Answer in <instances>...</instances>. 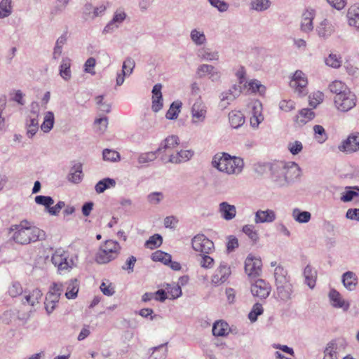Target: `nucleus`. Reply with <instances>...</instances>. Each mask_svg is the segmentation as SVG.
Here are the masks:
<instances>
[{
	"label": "nucleus",
	"mask_w": 359,
	"mask_h": 359,
	"mask_svg": "<svg viewBox=\"0 0 359 359\" xmlns=\"http://www.w3.org/2000/svg\"><path fill=\"white\" fill-rule=\"evenodd\" d=\"M272 168L269 178L278 188L288 187L300 177L302 172L299 166L294 162L276 161L273 163Z\"/></svg>",
	"instance_id": "1"
},
{
	"label": "nucleus",
	"mask_w": 359,
	"mask_h": 359,
	"mask_svg": "<svg viewBox=\"0 0 359 359\" xmlns=\"http://www.w3.org/2000/svg\"><path fill=\"white\" fill-rule=\"evenodd\" d=\"M212 167L228 175H238L243 169L244 162L240 157L231 156L226 153L215 155L212 161Z\"/></svg>",
	"instance_id": "2"
},
{
	"label": "nucleus",
	"mask_w": 359,
	"mask_h": 359,
	"mask_svg": "<svg viewBox=\"0 0 359 359\" xmlns=\"http://www.w3.org/2000/svg\"><path fill=\"white\" fill-rule=\"evenodd\" d=\"M51 261L60 273L69 271L75 265L74 257L62 249H57L55 251Z\"/></svg>",
	"instance_id": "3"
},
{
	"label": "nucleus",
	"mask_w": 359,
	"mask_h": 359,
	"mask_svg": "<svg viewBox=\"0 0 359 359\" xmlns=\"http://www.w3.org/2000/svg\"><path fill=\"white\" fill-rule=\"evenodd\" d=\"M333 100L335 107L341 112L350 111L355 107L357 102V97L351 89L340 95H334Z\"/></svg>",
	"instance_id": "4"
},
{
	"label": "nucleus",
	"mask_w": 359,
	"mask_h": 359,
	"mask_svg": "<svg viewBox=\"0 0 359 359\" xmlns=\"http://www.w3.org/2000/svg\"><path fill=\"white\" fill-rule=\"evenodd\" d=\"M339 151L351 154L359 151V132H353L338 145Z\"/></svg>",
	"instance_id": "5"
},
{
	"label": "nucleus",
	"mask_w": 359,
	"mask_h": 359,
	"mask_svg": "<svg viewBox=\"0 0 359 359\" xmlns=\"http://www.w3.org/2000/svg\"><path fill=\"white\" fill-rule=\"evenodd\" d=\"M241 92V86L236 84H233L229 89L222 92L219 95V107L222 109H226L232 102L240 96Z\"/></svg>",
	"instance_id": "6"
},
{
	"label": "nucleus",
	"mask_w": 359,
	"mask_h": 359,
	"mask_svg": "<svg viewBox=\"0 0 359 359\" xmlns=\"http://www.w3.org/2000/svg\"><path fill=\"white\" fill-rule=\"evenodd\" d=\"M193 249L201 254H210L214 250V243L204 234H197L191 240Z\"/></svg>",
	"instance_id": "7"
},
{
	"label": "nucleus",
	"mask_w": 359,
	"mask_h": 359,
	"mask_svg": "<svg viewBox=\"0 0 359 359\" xmlns=\"http://www.w3.org/2000/svg\"><path fill=\"white\" fill-rule=\"evenodd\" d=\"M27 220H23L20 224L12 225L10 229V233L13 232L12 235L13 240L18 244L27 245L30 243V239H28L27 233Z\"/></svg>",
	"instance_id": "8"
},
{
	"label": "nucleus",
	"mask_w": 359,
	"mask_h": 359,
	"mask_svg": "<svg viewBox=\"0 0 359 359\" xmlns=\"http://www.w3.org/2000/svg\"><path fill=\"white\" fill-rule=\"evenodd\" d=\"M262 262L260 258L248 255L245 261V271L250 279L258 278L262 273Z\"/></svg>",
	"instance_id": "9"
},
{
	"label": "nucleus",
	"mask_w": 359,
	"mask_h": 359,
	"mask_svg": "<svg viewBox=\"0 0 359 359\" xmlns=\"http://www.w3.org/2000/svg\"><path fill=\"white\" fill-rule=\"evenodd\" d=\"M231 274L230 266L226 262H221L211 277V283L217 287L226 282Z\"/></svg>",
	"instance_id": "10"
},
{
	"label": "nucleus",
	"mask_w": 359,
	"mask_h": 359,
	"mask_svg": "<svg viewBox=\"0 0 359 359\" xmlns=\"http://www.w3.org/2000/svg\"><path fill=\"white\" fill-rule=\"evenodd\" d=\"M307 84L308 81L305 74L301 70H297L290 81V86L294 88L295 92L299 96H305L308 93Z\"/></svg>",
	"instance_id": "11"
},
{
	"label": "nucleus",
	"mask_w": 359,
	"mask_h": 359,
	"mask_svg": "<svg viewBox=\"0 0 359 359\" xmlns=\"http://www.w3.org/2000/svg\"><path fill=\"white\" fill-rule=\"evenodd\" d=\"M191 123L194 125L202 123L205 121L207 107L200 100L196 101L191 109Z\"/></svg>",
	"instance_id": "12"
},
{
	"label": "nucleus",
	"mask_w": 359,
	"mask_h": 359,
	"mask_svg": "<svg viewBox=\"0 0 359 359\" xmlns=\"http://www.w3.org/2000/svg\"><path fill=\"white\" fill-rule=\"evenodd\" d=\"M251 293L260 299H266L271 292V286L264 280L258 278L251 283Z\"/></svg>",
	"instance_id": "13"
},
{
	"label": "nucleus",
	"mask_w": 359,
	"mask_h": 359,
	"mask_svg": "<svg viewBox=\"0 0 359 359\" xmlns=\"http://www.w3.org/2000/svg\"><path fill=\"white\" fill-rule=\"evenodd\" d=\"M248 107L250 109L252 116L250 117V126L257 128L259 125L264 121L262 114V104L259 100L252 101Z\"/></svg>",
	"instance_id": "14"
},
{
	"label": "nucleus",
	"mask_w": 359,
	"mask_h": 359,
	"mask_svg": "<svg viewBox=\"0 0 359 359\" xmlns=\"http://www.w3.org/2000/svg\"><path fill=\"white\" fill-rule=\"evenodd\" d=\"M196 74L200 79L208 76L209 79L212 82L219 81L221 77L220 72L214 66L207 64L199 65L196 69Z\"/></svg>",
	"instance_id": "15"
},
{
	"label": "nucleus",
	"mask_w": 359,
	"mask_h": 359,
	"mask_svg": "<svg viewBox=\"0 0 359 359\" xmlns=\"http://www.w3.org/2000/svg\"><path fill=\"white\" fill-rule=\"evenodd\" d=\"M318 36L323 39L330 37L335 32V26L330 20L323 19L316 28Z\"/></svg>",
	"instance_id": "16"
},
{
	"label": "nucleus",
	"mask_w": 359,
	"mask_h": 359,
	"mask_svg": "<svg viewBox=\"0 0 359 359\" xmlns=\"http://www.w3.org/2000/svg\"><path fill=\"white\" fill-rule=\"evenodd\" d=\"M275 286L276 294L278 299L284 302H286L292 299V294L293 293V285L290 281L286 282V283L275 285Z\"/></svg>",
	"instance_id": "17"
},
{
	"label": "nucleus",
	"mask_w": 359,
	"mask_h": 359,
	"mask_svg": "<svg viewBox=\"0 0 359 359\" xmlns=\"http://www.w3.org/2000/svg\"><path fill=\"white\" fill-rule=\"evenodd\" d=\"M218 212L222 218L230 221L234 219L236 215V208L228 202L223 201L219 204Z\"/></svg>",
	"instance_id": "18"
},
{
	"label": "nucleus",
	"mask_w": 359,
	"mask_h": 359,
	"mask_svg": "<svg viewBox=\"0 0 359 359\" xmlns=\"http://www.w3.org/2000/svg\"><path fill=\"white\" fill-rule=\"evenodd\" d=\"M276 219V215L273 210L267 209L266 210H259L255 215V224L271 223Z\"/></svg>",
	"instance_id": "19"
},
{
	"label": "nucleus",
	"mask_w": 359,
	"mask_h": 359,
	"mask_svg": "<svg viewBox=\"0 0 359 359\" xmlns=\"http://www.w3.org/2000/svg\"><path fill=\"white\" fill-rule=\"evenodd\" d=\"M315 117V113L311 109L304 108L299 111L297 115L294 118L295 123L302 126L311 121Z\"/></svg>",
	"instance_id": "20"
},
{
	"label": "nucleus",
	"mask_w": 359,
	"mask_h": 359,
	"mask_svg": "<svg viewBox=\"0 0 359 359\" xmlns=\"http://www.w3.org/2000/svg\"><path fill=\"white\" fill-rule=\"evenodd\" d=\"M315 13L314 11L306 10L302 15V20L301 22L302 31L308 33L313 29V20L314 19Z\"/></svg>",
	"instance_id": "21"
},
{
	"label": "nucleus",
	"mask_w": 359,
	"mask_h": 359,
	"mask_svg": "<svg viewBox=\"0 0 359 359\" xmlns=\"http://www.w3.org/2000/svg\"><path fill=\"white\" fill-rule=\"evenodd\" d=\"M341 281L346 289L353 291L356 288L358 278L354 272L348 271L343 273Z\"/></svg>",
	"instance_id": "22"
},
{
	"label": "nucleus",
	"mask_w": 359,
	"mask_h": 359,
	"mask_svg": "<svg viewBox=\"0 0 359 359\" xmlns=\"http://www.w3.org/2000/svg\"><path fill=\"white\" fill-rule=\"evenodd\" d=\"M194 152L192 150H180L177 154H171L169 156L168 162L180 164L190 160L194 156Z\"/></svg>",
	"instance_id": "23"
},
{
	"label": "nucleus",
	"mask_w": 359,
	"mask_h": 359,
	"mask_svg": "<svg viewBox=\"0 0 359 359\" xmlns=\"http://www.w3.org/2000/svg\"><path fill=\"white\" fill-rule=\"evenodd\" d=\"M118 256L109 252L107 248L102 246L95 255V261L100 264L109 263L115 259Z\"/></svg>",
	"instance_id": "24"
},
{
	"label": "nucleus",
	"mask_w": 359,
	"mask_h": 359,
	"mask_svg": "<svg viewBox=\"0 0 359 359\" xmlns=\"http://www.w3.org/2000/svg\"><path fill=\"white\" fill-rule=\"evenodd\" d=\"M82 164L81 163H75L71 168L67 179L69 182L79 184L83 179Z\"/></svg>",
	"instance_id": "25"
},
{
	"label": "nucleus",
	"mask_w": 359,
	"mask_h": 359,
	"mask_svg": "<svg viewBox=\"0 0 359 359\" xmlns=\"http://www.w3.org/2000/svg\"><path fill=\"white\" fill-rule=\"evenodd\" d=\"M346 16L348 25L359 30V6H351L348 10Z\"/></svg>",
	"instance_id": "26"
},
{
	"label": "nucleus",
	"mask_w": 359,
	"mask_h": 359,
	"mask_svg": "<svg viewBox=\"0 0 359 359\" xmlns=\"http://www.w3.org/2000/svg\"><path fill=\"white\" fill-rule=\"evenodd\" d=\"M273 276L275 285L286 283V282L290 281V277L288 276L287 270L281 264L276 266L274 269Z\"/></svg>",
	"instance_id": "27"
},
{
	"label": "nucleus",
	"mask_w": 359,
	"mask_h": 359,
	"mask_svg": "<svg viewBox=\"0 0 359 359\" xmlns=\"http://www.w3.org/2000/svg\"><path fill=\"white\" fill-rule=\"evenodd\" d=\"M179 144L180 138L178 136L172 135L163 140L156 150L158 153L161 152L162 151H165L170 149H174Z\"/></svg>",
	"instance_id": "28"
},
{
	"label": "nucleus",
	"mask_w": 359,
	"mask_h": 359,
	"mask_svg": "<svg viewBox=\"0 0 359 359\" xmlns=\"http://www.w3.org/2000/svg\"><path fill=\"white\" fill-rule=\"evenodd\" d=\"M27 233L28 239H30V243H34L37 241H43L46 239L45 231L36 226H27Z\"/></svg>",
	"instance_id": "29"
},
{
	"label": "nucleus",
	"mask_w": 359,
	"mask_h": 359,
	"mask_svg": "<svg viewBox=\"0 0 359 359\" xmlns=\"http://www.w3.org/2000/svg\"><path fill=\"white\" fill-rule=\"evenodd\" d=\"M64 290V285L62 283H53L50 287L46 298L47 299H53L59 302L60 297Z\"/></svg>",
	"instance_id": "30"
},
{
	"label": "nucleus",
	"mask_w": 359,
	"mask_h": 359,
	"mask_svg": "<svg viewBox=\"0 0 359 359\" xmlns=\"http://www.w3.org/2000/svg\"><path fill=\"white\" fill-rule=\"evenodd\" d=\"M212 334L216 337H223L229 334V326L223 320L216 321L212 326Z\"/></svg>",
	"instance_id": "31"
},
{
	"label": "nucleus",
	"mask_w": 359,
	"mask_h": 359,
	"mask_svg": "<svg viewBox=\"0 0 359 359\" xmlns=\"http://www.w3.org/2000/svg\"><path fill=\"white\" fill-rule=\"evenodd\" d=\"M305 283L313 289L316 285L317 272L310 265H307L304 270Z\"/></svg>",
	"instance_id": "32"
},
{
	"label": "nucleus",
	"mask_w": 359,
	"mask_h": 359,
	"mask_svg": "<svg viewBox=\"0 0 359 359\" xmlns=\"http://www.w3.org/2000/svg\"><path fill=\"white\" fill-rule=\"evenodd\" d=\"M230 125L233 128H238L245 123V117L241 111H232L229 114Z\"/></svg>",
	"instance_id": "33"
},
{
	"label": "nucleus",
	"mask_w": 359,
	"mask_h": 359,
	"mask_svg": "<svg viewBox=\"0 0 359 359\" xmlns=\"http://www.w3.org/2000/svg\"><path fill=\"white\" fill-rule=\"evenodd\" d=\"M71 60L68 57L62 58L60 65V75L65 81H69L72 77Z\"/></svg>",
	"instance_id": "34"
},
{
	"label": "nucleus",
	"mask_w": 359,
	"mask_h": 359,
	"mask_svg": "<svg viewBox=\"0 0 359 359\" xmlns=\"http://www.w3.org/2000/svg\"><path fill=\"white\" fill-rule=\"evenodd\" d=\"M191 41L197 46L204 45L206 41V36L203 31L200 29H193L190 32Z\"/></svg>",
	"instance_id": "35"
},
{
	"label": "nucleus",
	"mask_w": 359,
	"mask_h": 359,
	"mask_svg": "<svg viewBox=\"0 0 359 359\" xmlns=\"http://www.w3.org/2000/svg\"><path fill=\"white\" fill-rule=\"evenodd\" d=\"M328 88L334 95H340L350 89L345 83L339 80L331 82L328 86Z\"/></svg>",
	"instance_id": "36"
},
{
	"label": "nucleus",
	"mask_w": 359,
	"mask_h": 359,
	"mask_svg": "<svg viewBox=\"0 0 359 359\" xmlns=\"http://www.w3.org/2000/svg\"><path fill=\"white\" fill-rule=\"evenodd\" d=\"M32 112L34 114V116L30 117L29 119L27 121V135L29 138H32L34 137L39 128V123L37 119L38 114L34 111Z\"/></svg>",
	"instance_id": "37"
},
{
	"label": "nucleus",
	"mask_w": 359,
	"mask_h": 359,
	"mask_svg": "<svg viewBox=\"0 0 359 359\" xmlns=\"http://www.w3.org/2000/svg\"><path fill=\"white\" fill-rule=\"evenodd\" d=\"M116 185V181L109 177L104 178L100 180L95 186V190L97 194L103 193L107 189L110 187H114Z\"/></svg>",
	"instance_id": "38"
},
{
	"label": "nucleus",
	"mask_w": 359,
	"mask_h": 359,
	"mask_svg": "<svg viewBox=\"0 0 359 359\" xmlns=\"http://www.w3.org/2000/svg\"><path fill=\"white\" fill-rule=\"evenodd\" d=\"M66 284L67 287L65 297L69 299H75L79 292V282L77 279H72Z\"/></svg>",
	"instance_id": "39"
},
{
	"label": "nucleus",
	"mask_w": 359,
	"mask_h": 359,
	"mask_svg": "<svg viewBox=\"0 0 359 359\" xmlns=\"http://www.w3.org/2000/svg\"><path fill=\"white\" fill-rule=\"evenodd\" d=\"M271 6L270 0H251L250 9L257 12H263L269 9Z\"/></svg>",
	"instance_id": "40"
},
{
	"label": "nucleus",
	"mask_w": 359,
	"mask_h": 359,
	"mask_svg": "<svg viewBox=\"0 0 359 359\" xmlns=\"http://www.w3.org/2000/svg\"><path fill=\"white\" fill-rule=\"evenodd\" d=\"M157 154H158V152L156 150L154 151L141 153L139 154L137 156V162L140 165L139 168L154 161L156 158Z\"/></svg>",
	"instance_id": "41"
},
{
	"label": "nucleus",
	"mask_w": 359,
	"mask_h": 359,
	"mask_svg": "<svg viewBox=\"0 0 359 359\" xmlns=\"http://www.w3.org/2000/svg\"><path fill=\"white\" fill-rule=\"evenodd\" d=\"M292 216L293 219L299 223H307L310 221L311 215L308 211H302L299 208H294L292 210Z\"/></svg>",
	"instance_id": "42"
},
{
	"label": "nucleus",
	"mask_w": 359,
	"mask_h": 359,
	"mask_svg": "<svg viewBox=\"0 0 359 359\" xmlns=\"http://www.w3.org/2000/svg\"><path fill=\"white\" fill-rule=\"evenodd\" d=\"M55 122V117L53 112L49 111L45 114L43 122L41 126V129L44 133H48L53 127Z\"/></svg>",
	"instance_id": "43"
},
{
	"label": "nucleus",
	"mask_w": 359,
	"mask_h": 359,
	"mask_svg": "<svg viewBox=\"0 0 359 359\" xmlns=\"http://www.w3.org/2000/svg\"><path fill=\"white\" fill-rule=\"evenodd\" d=\"M164 286L167 293L170 295L168 298L170 299H175L182 294L181 286L178 284L175 283L172 284L166 283Z\"/></svg>",
	"instance_id": "44"
},
{
	"label": "nucleus",
	"mask_w": 359,
	"mask_h": 359,
	"mask_svg": "<svg viewBox=\"0 0 359 359\" xmlns=\"http://www.w3.org/2000/svg\"><path fill=\"white\" fill-rule=\"evenodd\" d=\"M273 163H257L254 165V171L259 176H264L268 173L271 174Z\"/></svg>",
	"instance_id": "45"
},
{
	"label": "nucleus",
	"mask_w": 359,
	"mask_h": 359,
	"mask_svg": "<svg viewBox=\"0 0 359 359\" xmlns=\"http://www.w3.org/2000/svg\"><path fill=\"white\" fill-rule=\"evenodd\" d=\"M198 56L203 60L214 61L219 60V53L217 51H211L208 48L199 50Z\"/></svg>",
	"instance_id": "46"
},
{
	"label": "nucleus",
	"mask_w": 359,
	"mask_h": 359,
	"mask_svg": "<svg viewBox=\"0 0 359 359\" xmlns=\"http://www.w3.org/2000/svg\"><path fill=\"white\" fill-rule=\"evenodd\" d=\"M182 107L181 102H172L168 111L166 112L165 117L169 120H175L177 118L180 112V108Z\"/></svg>",
	"instance_id": "47"
},
{
	"label": "nucleus",
	"mask_w": 359,
	"mask_h": 359,
	"mask_svg": "<svg viewBox=\"0 0 359 359\" xmlns=\"http://www.w3.org/2000/svg\"><path fill=\"white\" fill-rule=\"evenodd\" d=\"M171 255L168 253L164 252L161 250H157L152 253L151 259L154 262H161L165 265L171 262Z\"/></svg>",
	"instance_id": "48"
},
{
	"label": "nucleus",
	"mask_w": 359,
	"mask_h": 359,
	"mask_svg": "<svg viewBox=\"0 0 359 359\" xmlns=\"http://www.w3.org/2000/svg\"><path fill=\"white\" fill-rule=\"evenodd\" d=\"M329 297L332 302V306L337 308H344L345 302L342 299L341 294L336 290H331L329 293Z\"/></svg>",
	"instance_id": "49"
},
{
	"label": "nucleus",
	"mask_w": 359,
	"mask_h": 359,
	"mask_svg": "<svg viewBox=\"0 0 359 359\" xmlns=\"http://www.w3.org/2000/svg\"><path fill=\"white\" fill-rule=\"evenodd\" d=\"M242 231L254 243H257L259 241V237L258 232L255 230V228L252 224H246L243 226Z\"/></svg>",
	"instance_id": "50"
},
{
	"label": "nucleus",
	"mask_w": 359,
	"mask_h": 359,
	"mask_svg": "<svg viewBox=\"0 0 359 359\" xmlns=\"http://www.w3.org/2000/svg\"><path fill=\"white\" fill-rule=\"evenodd\" d=\"M337 346L334 341H332L328 343L324 351L323 359H337Z\"/></svg>",
	"instance_id": "51"
},
{
	"label": "nucleus",
	"mask_w": 359,
	"mask_h": 359,
	"mask_svg": "<svg viewBox=\"0 0 359 359\" xmlns=\"http://www.w3.org/2000/svg\"><path fill=\"white\" fill-rule=\"evenodd\" d=\"M12 13L11 0H1L0 1V19L8 17Z\"/></svg>",
	"instance_id": "52"
},
{
	"label": "nucleus",
	"mask_w": 359,
	"mask_h": 359,
	"mask_svg": "<svg viewBox=\"0 0 359 359\" xmlns=\"http://www.w3.org/2000/svg\"><path fill=\"white\" fill-rule=\"evenodd\" d=\"M162 236L156 233L149 237V238L145 242L144 246L147 248L152 250L159 247L162 244Z\"/></svg>",
	"instance_id": "53"
},
{
	"label": "nucleus",
	"mask_w": 359,
	"mask_h": 359,
	"mask_svg": "<svg viewBox=\"0 0 359 359\" xmlns=\"http://www.w3.org/2000/svg\"><path fill=\"white\" fill-rule=\"evenodd\" d=\"M102 158L104 161L116 162L120 161L121 156L115 150L104 149L102 151Z\"/></svg>",
	"instance_id": "54"
},
{
	"label": "nucleus",
	"mask_w": 359,
	"mask_h": 359,
	"mask_svg": "<svg viewBox=\"0 0 359 359\" xmlns=\"http://www.w3.org/2000/svg\"><path fill=\"white\" fill-rule=\"evenodd\" d=\"M167 348L165 344L153 348V353L149 359H165L166 358Z\"/></svg>",
	"instance_id": "55"
},
{
	"label": "nucleus",
	"mask_w": 359,
	"mask_h": 359,
	"mask_svg": "<svg viewBox=\"0 0 359 359\" xmlns=\"http://www.w3.org/2000/svg\"><path fill=\"white\" fill-rule=\"evenodd\" d=\"M348 189L346 190L341 196V201L343 202H349L351 201L355 197L358 196L359 194V188L354 187L353 189H351L350 187H346Z\"/></svg>",
	"instance_id": "56"
},
{
	"label": "nucleus",
	"mask_w": 359,
	"mask_h": 359,
	"mask_svg": "<svg viewBox=\"0 0 359 359\" xmlns=\"http://www.w3.org/2000/svg\"><path fill=\"white\" fill-rule=\"evenodd\" d=\"M248 86L249 89L252 90V93H258L261 95H264L266 92L265 86L257 79L250 81L248 83Z\"/></svg>",
	"instance_id": "57"
},
{
	"label": "nucleus",
	"mask_w": 359,
	"mask_h": 359,
	"mask_svg": "<svg viewBox=\"0 0 359 359\" xmlns=\"http://www.w3.org/2000/svg\"><path fill=\"white\" fill-rule=\"evenodd\" d=\"M102 246L104 247L109 252H111L112 254L114 253L116 256L119 255L121 248L120 244L113 240L107 241Z\"/></svg>",
	"instance_id": "58"
},
{
	"label": "nucleus",
	"mask_w": 359,
	"mask_h": 359,
	"mask_svg": "<svg viewBox=\"0 0 359 359\" xmlns=\"http://www.w3.org/2000/svg\"><path fill=\"white\" fill-rule=\"evenodd\" d=\"M264 311L262 305L259 303H256L253 305L251 311L248 314V318L251 322H255L257 317L262 314Z\"/></svg>",
	"instance_id": "59"
},
{
	"label": "nucleus",
	"mask_w": 359,
	"mask_h": 359,
	"mask_svg": "<svg viewBox=\"0 0 359 359\" xmlns=\"http://www.w3.org/2000/svg\"><path fill=\"white\" fill-rule=\"evenodd\" d=\"M34 201L36 204L43 205L47 210L49 206L54 203V200L51 196L39 195L34 198Z\"/></svg>",
	"instance_id": "60"
},
{
	"label": "nucleus",
	"mask_w": 359,
	"mask_h": 359,
	"mask_svg": "<svg viewBox=\"0 0 359 359\" xmlns=\"http://www.w3.org/2000/svg\"><path fill=\"white\" fill-rule=\"evenodd\" d=\"M127 15L122 8H118L114 13L113 18L111 20L112 22L119 27L123 22L126 20Z\"/></svg>",
	"instance_id": "61"
},
{
	"label": "nucleus",
	"mask_w": 359,
	"mask_h": 359,
	"mask_svg": "<svg viewBox=\"0 0 359 359\" xmlns=\"http://www.w3.org/2000/svg\"><path fill=\"white\" fill-rule=\"evenodd\" d=\"M324 100V94L320 91L313 93L309 95V104L316 108Z\"/></svg>",
	"instance_id": "62"
},
{
	"label": "nucleus",
	"mask_w": 359,
	"mask_h": 359,
	"mask_svg": "<svg viewBox=\"0 0 359 359\" xmlns=\"http://www.w3.org/2000/svg\"><path fill=\"white\" fill-rule=\"evenodd\" d=\"M8 292L11 297H16L22 294V287L20 283L13 282L9 287Z\"/></svg>",
	"instance_id": "63"
},
{
	"label": "nucleus",
	"mask_w": 359,
	"mask_h": 359,
	"mask_svg": "<svg viewBox=\"0 0 359 359\" xmlns=\"http://www.w3.org/2000/svg\"><path fill=\"white\" fill-rule=\"evenodd\" d=\"M135 66V63L134 60L131 57H127L123 63L122 71L123 74L130 75L133 73Z\"/></svg>",
	"instance_id": "64"
}]
</instances>
